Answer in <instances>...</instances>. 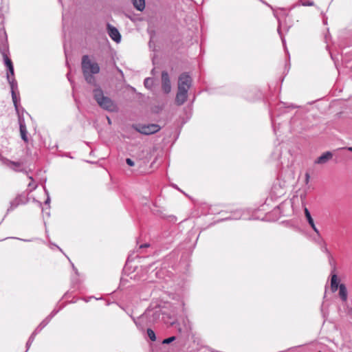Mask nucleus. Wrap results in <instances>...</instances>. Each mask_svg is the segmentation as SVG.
Wrapping results in <instances>:
<instances>
[{
    "mask_svg": "<svg viewBox=\"0 0 352 352\" xmlns=\"http://www.w3.org/2000/svg\"><path fill=\"white\" fill-rule=\"evenodd\" d=\"M81 67L83 76L86 82L90 85H96V78L94 74L100 72L99 65L91 60L88 55H84L82 57Z\"/></svg>",
    "mask_w": 352,
    "mask_h": 352,
    "instance_id": "obj_1",
    "label": "nucleus"
},
{
    "mask_svg": "<svg viewBox=\"0 0 352 352\" xmlns=\"http://www.w3.org/2000/svg\"><path fill=\"white\" fill-rule=\"evenodd\" d=\"M94 97L98 105L109 111H115L117 106L115 102L109 97L104 96L103 91L100 88L94 90Z\"/></svg>",
    "mask_w": 352,
    "mask_h": 352,
    "instance_id": "obj_2",
    "label": "nucleus"
},
{
    "mask_svg": "<svg viewBox=\"0 0 352 352\" xmlns=\"http://www.w3.org/2000/svg\"><path fill=\"white\" fill-rule=\"evenodd\" d=\"M191 78L186 74L183 73L179 77L178 89L188 91L191 85Z\"/></svg>",
    "mask_w": 352,
    "mask_h": 352,
    "instance_id": "obj_3",
    "label": "nucleus"
},
{
    "mask_svg": "<svg viewBox=\"0 0 352 352\" xmlns=\"http://www.w3.org/2000/svg\"><path fill=\"white\" fill-rule=\"evenodd\" d=\"M160 130V126L158 124H151L148 125L142 126L139 131L145 135H151L155 133Z\"/></svg>",
    "mask_w": 352,
    "mask_h": 352,
    "instance_id": "obj_4",
    "label": "nucleus"
},
{
    "mask_svg": "<svg viewBox=\"0 0 352 352\" xmlns=\"http://www.w3.org/2000/svg\"><path fill=\"white\" fill-rule=\"evenodd\" d=\"M162 87L163 91L166 94L169 93L171 90L169 76L166 72H162Z\"/></svg>",
    "mask_w": 352,
    "mask_h": 352,
    "instance_id": "obj_5",
    "label": "nucleus"
},
{
    "mask_svg": "<svg viewBox=\"0 0 352 352\" xmlns=\"http://www.w3.org/2000/svg\"><path fill=\"white\" fill-rule=\"evenodd\" d=\"M107 30H108L109 35L111 38L112 40H113L116 42H119L120 41L121 36H120V32L117 30V28H116L115 27L112 26L110 24H108L107 25Z\"/></svg>",
    "mask_w": 352,
    "mask_h": 352,
    "instance_id": "obj_6",
    "label": "nucleus"
},
{
    "mask_svg": "<svg viewBox=\"0 0 352 352\" xmlns=\"http://www.w3.org/2000/svg\"><path fill=\"white\" fill-rule=\"evenodd\" d=\"M187 98L188 91L178 89L175 98V102L177 105H182L186 101Z\"/></svg>",
    "mask_w": 352,
    "mask_h": 352,
    "instance_id": "obj_7",
    "label": "nucleus"
},
{
    "mask_svg": "<svg viewBox=\"0 0 352 352\" xmlns=\"http://www.w3.org/2000/svg\"><path fill=\"white\" fill-rule=\"evenodd\" d=\"M333 157V155L331 152L327 151L320 155L315 162L316 164H325L329 160Z\"/></svg>",
    "mask_w": 352,
    "mask_h": 352,
    "instance_id": "obj_8",
    "label": "nucleus"
},
{
    "mask_svg": "<svg viewBox=\"0 0 352 352\" xmlns=\"http://www.w3.org/2000/svg\"><path fill=\"white\" fill-rule=\"evenodd\" d=\"M339 278L336 274H333L331 278V289L333 292H335L339 288Z\"/></svg>",
    "mask_w": 352,
    "mask_h": 352,
    "instance_id": "obj_9",
    "label": "nucleus"
},
{
    "mask_svg": "<svg viewBox=\"0 0 352 352\" xmlns=\"http://www.w3.org/2000/svg\"><path fill=\"white\" fill-rule=\"evenodd\" d=\"M19 124H20L21 137L25 142H28V136H27L28 131H27L26 126L24 124V122L22 121H20Z\"/></svg>",
    "mask_w": 352,
    "mask_h": 352,
    "instance_id": "obj_10",
    "label": "nucleus"
},
{
    "mask_svg": "<svg viewBox=\"0 0 352 352\" xmlns=\"http://www.w3.org/2000/svg\"><path fill=\"white\" fill-rule=\"evenodd\" d=\"M339 296L343 301L347 300V290L344 284H340L339 286Z\"/></svg>",
    "mask_w": 352,
    "mask_h": 352,
    "instance_id": "obj_11",
    "label": "nucleus"
},
{
    "mask_svg": "<svg viewBox=\"0 0 352 352\" xmlns=\"http://www.w3.org/2000/svg\"><path fill=\"white\" fill-rule=\"evenodd\" d=\"M133 6L139 11L145 8V0H133Z\"/></svg>",
    "mask_w": 352,
    "mask_h": 352,
    "instance_id": "obj_12",
    "label": "nucleus"
},
{
    "mask_svg": "<svg viewBox=\"0 0 352 352\" xmlns=\"http://www.w3.org/2000/svg\"><path fill=\"white\" fill-rule=\"evenodd\" d=\"M8 70H9V72L10 74H7V78H8V82H10L11 87H12V84H14V78H13V76L14 75V67L13 65L11 66V67H9L8 68Z\"/></svg>",
    "mask_w": 352,
    "mask_h": 352,
    "instance_id": "obj_13",
    "label": "nucleus"
},
{
    "mask_svg": "<svg viewBox=\"0 0 352 352\" xmlns=\"http://www.w3.org/2000/svg\"><path fill=\"white\" fill-rule=\"evenodd\" d=\"M3 57L4 59L5 65L8 68L13 65L11 59L7 56V54L5 52L3 53Z\"/></svg>",
    "mask_w": 352,
    "mask_h": 352,
    "instance_id": "obj_14",
    "label": "nucleus"
},
{
    "mask_svg": "<svg viewBox=\"0 0 352 352\" xmlns=\"http://www.w3.org/2000/svg\"><path fill=\"white\" fill-rule=\"evenodd\" d=\"M305 214L309 222V224H313V223L314 222V219H312L311 214L307 208H305Z\"/></svg>",
    "mask_w": 352,
    "mask_h": 352,
    "instance_id": "obj_15",
    "label": "nucleus"
},
{
    "mask_svg": "<svg viewBox=\"0 0 352 352\" xmlns=\"http://www.w3.org/2000/svg\"><path fill=\"white\" fill-rule=\"evenodd\" d=\"M147 335L152 341L156 340L155 333L151 329H147Z\"/></svg>",
    "mask_w": 352,
    "mask_h": 352,
    "instance_id": "obj_16",
    "label": "nucleus"
},
{
    "mask_svg": "<svg viewBox=\"0 0 352 352\" xmlns=\"http://www.w3.org/2000/svg\"><path fill=\"white\" fill-rule=\"evenodd\" d=\"M12 87H14V84H12ZM12 101H13V103L14 104V107L16 108V109L17 110V98H16V94L14 92V91L13 90L14 87H12Z\"/></svg>",
    "mask_w": 352,
    "mask_h": 352,
    "instance_id": "obj_17",
    "label": "nucleus"
},
{
    "mask_svg": "<svg viewBox=\"0 0 352 352\" xmlns=\"http://www.w3.org/2000/svg\"><path fill=\"white\" fill-rule=\"evenodd\" d=\"M30 182L28 184V186L30 188V190H33L36 188V184L33 182V179L31 177H29Z\"/></svg>",
    "mask_w": 352,
    "mask_h": 352,
    "instance_id": "obj_18",
    "label": "nucleus"
},
{
    "mask_svg": "<svg viewBox=\"0 0 352 352\" xmlns=\"http://www.w3.org/2000/svg\"><path fill=\"white\" fill-rule=\"evenodd\" d=\"M174 340H175V336H172V337H170L168 338H166V339L164 340L162 343L163 344H169V343L172 342Z\"/></svg>",
    "mask_w": 352,
    "mask_h": 352,
    "instance_id": "obj_19",
    "label": "nucleus"
},
{
    "mask_svg": "<svg viewBox=\"0 0 352 352\" xmlns=\"http://www.w3.org/2000/svg\"><path fill=\"white\" fill-rule=\"evenodd\" d=\"M300 4L303 6H313L314 3L313 1H300Z\"/></svg>",
    "mask_w": 352,
    "mask_h": 352,
    "instance_id": "obj_20",
    "label": "nucleus"
},
{
    "mask_svg": "<svg viewBox=\"0 0 352 352\" xmlns=\"http://www.w3.org/2000/svg\"><path fill=\"white\" fill-rule=\"evenodd\" d=\"M126 164H127L129 166H134V162H133V161L132 160H131L130 158H127V159L126 160Z\"/></svg>",
    "mask_w": 352,
    "mask_h": 352,
    "instance_id": "obj_21",
    "label": "nucleus"
},
{
    "mask_svg": "<svg viewBox=\"0 0 352 352\" xmlns=\"http://www.w3.org/2000/svg\"><path fill=\"white\" fill-rule=\"evenodd\" d=\"M311 226V227L313 228V230H314L315 232H316L317 234L319 233V231L317 229V228L315 226V223L314 222L313 223V224H309Z\"/></svg>",
    "mask_w": 352,
    "mask_h": 352,
    "instance_id": "obj_22",
    "label": "nucleus"
},
{
    "mask_svg": "<svg viewBox=\"0 0 352 352\" xmlns=\"http://www.w3.org/2000/svg\"><path fill=\"white\" fill-rule=\"evenodd\" d=\"M311 226V227L313 228V230H314L315 232H316L317 234L319 233V231L317 229V228L315 226V223L314 222L313 223V224H309Z\"/></svg>",
    "mask_w": 352,
    "mask_h": 352,
    "instance_id": "obj_23",
    "label": "nucleus"
},
{
    "mask_svg": "<svg viewBox=\"0 0 352 352\" xmlns=\"http://www.w3.org/2000/svg\"><path fill=\"white\" fill-rule=\"evenodd\" d=\"M310 175L308 173H306L305 174V184H308L309 182Z\"/></svg>",
    "mask_w": 352,
    "mask_h": 352,
    "instance_id": "obj_24",
    "label": "nucleus"
},
{
    "mask_svg": "<svg viewBox=\"0 0 352 352\" xmlns=\"http://www.w3.org/2000/svg\"><path fill=\"white\" fill-rule=\"evenodd\" d=\"M148 79H146V80H145L144 83H145V84H148Z\"/></svg>",
    "mask_w": 352,
    "mask_h": 352,
    "instance_id": "obj_25",
    "label": "nucleus"
},
{
    "mask_svg": "<svg viewBox=\"0 0 352 352\" xmlns=\"http://www.w3.org/2000/svg\"><path fill=\"white\" fill-rule=\"evenodd\" d=\"M148 79H146V80H145L144 83H145V84H148Z\"/></svg>",
    "mask_w": 352,
    "mask_h": 352,
    "instance_id": "obj_26",
    "label": "nucleus"
},
{
    "mask_svg": "<svg viewBox=\"0 0 352 352\" xmlns=\"http://www.w3.org/2000/svg\"><path fill=\"white\" fill-rule=\"evenodd\" d=\"M348 150L350 151H352V147H349Z\"/></svg>",
    "mask_w": 352,
    "mask_h": 352,
    "instance_id": "obj_27",
    "label": "nucleus"
},
{
    "mask_svg": "<svg viewBox=\"0 0 352 352\" xmlns=\"http://www.w3.org/2000/svg\"><path fill=\"white\" fill-rule=\"evenodd\" d=\"M142 247H148V245H147V244H145V245H141V248H142Z\"/></svg>",
    "mask_w": 352,
    "mask_h": 352,
    "instance_id": "obj_28",
    "label": "nucleus"
},
{
    "mask_svg": "<svg viewBox=\"0 0 352 352\" xmlns=\"http://www.w3.org/2000/svg\"><path fill=\"white\" fill-rule=\"evenodd\" d=\"M349 313L352 315V309L349 310Z\"/></svg>",
    "mask_w": 352,
    "mask_h": 352,
    "instance_id": "obj_29",
    "label": "nucleus"
},
{
    "mask_svg": "<svg viewBox=\"0 0 352 352\" xmlns=\"http://www.w3.org/2000/svg\"><path fill=\"white\" fill-rule=\"evenodd\" d=\"M108 122L110 123L111 121H110V119L108 118Z\"/></svg>",
    "mask_w": 352,
    "mask_h": 352,
    "instance_id": "obj_30",
    "label": "nucleus"
}]
</instances>
